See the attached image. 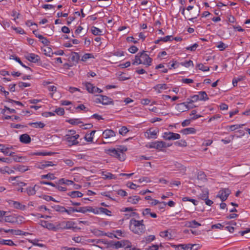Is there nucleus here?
Returning <instances> with one entry per match:
<instances>
[{
    "label": "nucleus",
    "instance_id": "obj_34",
    "mask_svg": "<svg viewBox=\"0 0 250 250\" xmlns=\"http://www.w3.org/2000/svg\"><path fill=\"white\" fill-rule=\"evenodd\" d=\"M0 244L8 246L15 245L14 243L11 240H4L2 239H0Z\"/></svg>",
    "mask_w": 250,
    "mask_h": 250
},
{
    "label": "nucleus",
    "instance_id": "obj_15",
    "mask_svg": "<svg viewBox=\"0 0 250 250\" xmlns=\"http://www.w3.org/2000/svg\"><path fill=\"white\" fill-rule=\"evenodd\" d=\"M55 165L53 164V163L51 161H44L40 163L38 165V168L40 169H43L45 167L53 166Z\"/></svg>",
    "mask_w": 250,
    "mask_h": 250
},
{
    "label": "nucleus",
    "instance_id": "obj_6",
    "mask_svg": "<svg viewBox=\"0 0 250 250\" xmlns=\"http://www.w3.org/2000/svg\"><path fill=\"white\" fill-rule=\"evenodd\" d=\"M230 193L231 191L229 188H222L219 191L217 197H219L222 201H225Z\"/></svg>",
    "mask_w": 250,
    "mask_h": 250
},
{
    "label": "nucleus",
    "instance_id": "obj_57",
    "mask_svg": "<svg viewBox=\"0 0 250 250\" xmlns=\"http://www.w3.org/2000/svg\"><path fill=\"white\" fill-rule=\"evenodd\" d=\"M15 60L17 62H18L22 66H23V67L25 68L26 69H28V70H31V69L27 66H26L25 65H24L22 62L21 61L20 59L19 58V57H16V58H15Z\"/></svg>",
    "mask_w": 250,
    "mask_h": 250
},
{
    "label": "nucleus",
    "instance_id": "obj_39",
    "mask_svg": "<svg viewBox=\"0 0 250 250\" xmlns=\"http://www.w3.org/2000/svg\"><path fill=\"white\" fill-rule=\"evenodd\" d=\"M188 227L190 228H197L200 226L201 225L199 223L197 222L196 220H192L188 223Z\"/></svg>",
    "mask_w": 250,
    "mask_h": 250
},
{
    "label": "nucleus",
    "instance_id": "obj_35",
    "mask_svg": "<svg viewBox=\"0 0 250 250\" xmlns=\"http://www.w3.org/2000/svg\"><path fill=\"white\" fill-rule=\"evenodd\" d=\"M200 100L207 101L208 99V96L205 91H200L198 92Z\"/></svg>",
    "mask_w": 250,
    "mask_h": 250
},
{
    "label": "nucleus",
    "instance_id": "obj_40",
    "mask_svg": "<svg viewBox=\"0 0 250 250\" xmlns=\"http://www.w3.org/2000/svg\"><path fill=\"white\" fill-rule=\"evenodd\" d=\"M43 51L45 55L49 57H51L52 55L54 54V53L52 51V49L49 47H47L43 49Z\"/></svg>",
    "mask_w": 250,
    "mask_h": 250
},
{
    "label": "nucleus",
    "instance_id": "obj_61",
    "mask_svg": "<svg viewBox=\"0 0 250 250\" xmlns=\"http://www.w3.org/2000/svg\"><path fill=\"white\" fill-rule=\"evenodd\" d=\"M227 45H226L223 42H220L219 44L217 45V47L220 49V50H224L227 47Z\"/></svg>",
    "mask_w": 250,
    "mask_h": 250
},
{
    "label": "nucleus",
    "instance_id": "obj_56",
    "mask_svg": "<svg viewBox=\"0 0 250 250\" xmlns=\"http://www.w3.org/2000/svg\"><path fill=\"white\" fill-rule=\"evenodd\" d=\"M55 112L58 115H63L64 114V110L63 108L59 107L55 109Z\"/></svg>",
    "mask_w": 250,
    "mask_h": 250
},
{
    "label": "nucleus",
    "instance_id": "obj_27",
    "mask_svg": "<svg viewBox=\"0 0 250 250\" xmlns=\"http://www.w3.org/2000/svg\"><path fill=\"white\" fill-rule=\"evenodd\" d=\"M14 168L17 171H19L21 172H23L26 171L28 169V167L23 165H17L14 167Z\"/></svg>",
    "mask_w": 250,
    "mask_h": 250
},
{
    "label": "nucleus",
    "instance_id": "obj_51",
    "mask_svg": "<svg viewBox=\"0 0 250 250\" xmlns=\"http://www.w3.org/2000/svg\"><path fill=\"white\" fill-rule=\"evenodd\" d=\"M99 232H100V233L99 234V235H100L107 236L108 237H109L111 238H112L113 237L119 238L118 237H117L116 235H115V234L112 233H110L109 234H107V233H104L103 231H100Z\"/></svg>",
    "mask_w": 250,
    "mask_h": 250
},
{
    "label": "nucleus",
    "instance_id": "obj_14",
    "mask_svg": "<svg viewBox=\"0 0 250 250\" xmlns=\"http://www.w3.org/2000/svg\"><path fill=\"white\" fill-rule=\"evenodd\" d=\"M69 59L74 64H76L78 62V61L80 60V56L78 53L73 52L72 53Z\"/></svg>",
    "mask_w": 250,
    "mask_h": 250
},
{
    "label": "nucleus",
    "instance_id": "obj_13",
    "mask_svg": "<svg viewBox=\"0 0 250 250\" xmlns=\"http://www.w3.org/2000/svg\"><path fill=\"white\" fill-rule=\"evenodd\" d=\"M20 141L22 143L28 144L31 142V139L28 134L25 133L20 136Z\"/></svg>",
    "mask_w": 250,
    "mask_h": 250
},
{
    "label": "nucleus",
    "instance_id": "obj_30",
    "mask_svg": "<svg viewBox=\"0 0 250 250\" xmlns=\"http://www.w3.org/2000/svg\"><path fill=\"white\" fill-rule=\"evenodd\" d=\"M109 246L110 247H113L115 249H119L120 248H122L123 247V244L121 242L117 241V242H114V241H111L109 243Z\"/></svg>",
    "mask_w": 250,
    "mask_h": 250
},
{
    "label": "nucleus",
    "instance_id": "obj_52",
    "mask_svg": "<svg viewBox=\"0 0 250 250\" xmlns=\"http://www.w3.org/2000/svg\"><path fill=\"white\" fill-rule=\"evenodd\" d=\"M128 129L126 126H122L119 130V133L122 135H125L127 132H128Z\"/></svg>",
    "mask_w": 250,
    "mask_h": 250
},
{
    "label": "nucleus",
    "instance_id": "obj_23",
    "mask_svg": "<svg viewBox=\"0 0 250 250\" xmlns=\"http://www.w3.org/2000/svg\"><path fill=\"white\" fill-rule=\"evenodd\" d=\"M86 87V90L88 91V92L91 93H94L95 86H93L92 84L90 83L86 82L83 83Z\"/></svg>",
    "mask_w": 250,
    "mask_h": 250
},
{
    "label": "nucleus",
    "instance_id": "obj_60",
    "mask_svg": "<svg viewBox=\"0 0 250 250\" xmlns=\"http://www.w3.org/2000/svg\"><path fill=\"white\" fill-rule=\"evenodd\" d=\"M198 46V44L197 43H195L190 46L186 47V49L187 50H190L191 51H193L196 49V48Z\"/></svg>",
    "mask_w": 250,
    "mask_h": 250
},
{
    "label": "nucleus",
    "instance_id": "obj_4",
    "mask_svg": "<svg viewBox=\"0 0 250 250\" xmlns=\"http://www.w3.org/2000/svg\"><path fill=\"white\" fill-rule=\"evenodd\" d=\"M80 135L79 134H76L75 135H66L64 136L65 140L67 142L69 146L77 145L79 144V142L78 141V139Z\"/></svg>",
    "mask_w": 250,
    "mask_h": 250
},
{
    "label": "nucleus",
    "instance_id": "obj_50",
    "mask_svg": "<svg viewBox=\"0 0 250 250\" xmlns=\"http://www.w3.org/2000/svg\"><path fill=\"white\" fill-rule=\"evenodd\" d=\"M175 145L180 146H186L187 145V143L185 140H181L180 141H177L175 142Z\"/></svg>",
    "mask_w": 250,
    "mask_h": 250
},
{
    "label": "nucleus",
    "instance_id": "obj_41",
    "mask_svg": "<svg viewBox=\"0 0 250 250\" xmlns=\"http://www.w3.org/2000/svg\"><path fill=\"white\" fill-rule=\"evenodd\" d=\"M11 234L17 235H26V234H28V233L26 232H23L21 230H19V229L16 230V229H12V233Z\"/></svg>",
    "mask_w": 250,
    "mask_h": 250
},
{
    "label": "nucleus",
    "instance_id": "obj_22",
    "mask_svg": "<svg viewBox=\"0 0 250 250\" xmlns=\"http://www.w3.org/2000/svg\"><path fill=\"white\" fill-rule=\"evenodd\" d=\"M67 195L72 198L81 197L83 194L79 191H73L67 193Z\"/></svg>",
    "mask_w": 250,
    "mask_h": 250
},
{
    "label": "nucleus",
    "instance_id": "obj_29",
    "mask_svg": "<svg viewBox=\"0 0 250 250\" xmlns=\"http://www.w3.org/2000/svg\"><path fill=\"white\" fill-rule=\"evenodd\" d=\"M174 167H175V170H179V171H180L181 172L185 173L186 170V167L180 163H175L174 164Z\"/></svg>",
    "mask_w": 250,
    "mask_h": 250
},
{
    "label": "nucleus",
    "instance_id": "obj_48",
    "mask_svg": "<svg viewBox=\"0 0 250 250\" xmlns=\"http://www.w3.org/2000/svg\"><path fill=\"white\" fill-rule=\"evenodd\" d=\"M182 66L188 67L190 66H193V62L192 61H185L181 63Z\"/></svg>",
    "mask_w": 250,
    "mask_h": 250
},
{
    "label": "nucleus",
    "instance_id": "obj_37",
    "mask_svg": "<svg viewBox=\"0 0 250 250\" xmlns=\"http://www.w3.org/2000/svg\"><path fill=\"white\" fill-rule=\"evenodd\" d=\"M160 236L163 238H167L168 239H170L171 237V234L167 230L160 232Z\"/></svg>",
    "mask_w": 250,
    "mask_h": 250
},
{
    "label": "nucleus",
    "instance_id": "obj_43",
    "mask_svg": "<svg viewBox=\"0 0 250 250\" xmlns=\"http://www.w3.org/2000/svg\"><path fill=\"white\" fill-rule=\"evenodd\" d=\"M196 67L198 68L199 69L203 71H208L209 70V67L208 66H205L202 63H198L196 65Z\"/></svg>",
    "mask_w": 250,
    "mask_h": 250
},
{
    "label": "nucleus",
    "instance_id": "obj_20",
    "mask_svg": "<svg viewBox=\"0 0 250 250\" xmlns=\"http://www.w3.org/2000/svg\"><path fill=\"white\" fill-rule=\"evenodd\" d=\"M102 175L104 179H115L116 176L110 172H102Z\"/></svg>",
    "mask_w": 250,
    "mask_h": 250
},
{
    "label": "nucleus",
    "instance_id": "obj_59",
    "mask_svg": "<svg viewBox=\"0 0 250 250\" xmlns=\"http://www.w3.org/2000/svg\"><path fill=\"white\" fill-rule=\"evenodd\" d=\"M151 209L149 208H146L143 210L142 212V214L144 216H146L147 215H149L150 216V214H151Z\"/></svg>",
    "mask_w": 250,
    "mask_h": 250
},
{
    "label": "nucleus",
    "instance_id": "obj_38",
    "mask_svg": "<svg viewBox=\"0 0 250 250\" xmlns=\"http://www.w3.org/2000/svg\"><path fill=\"white\" fill-rule=\"evenodd\" d=\"M66 122L72 125H77L82 123L79 119H70L66 120Z\"/></svg>",
    "mask_w": 250,
    "mask_h": 250
},
{
    "label": "nucleus",
    "instance_id": "obj_3",
    "mask_svg": "<svg viewBox=\"0 0 250 250\" xmlns=\"http://www.w3.org/2000/svg\"><path fill=\"white\" fill-rule=\"evenodd\" d=\"M23 217L15 214L5 216L4 221L12 224H21L22 222Z\"/></svg>",
    "mask_w": 250,
    "mask_h": 250
},
{
    "label": "nucleus",
    "instance_id": "obj_2",
    "mask_svg": "<svg viewBox=\"0 0 250 250\" xmlns=\"http://www.w3.org/2000/svg\"><path fill=\"white\" fill-rule=\"evenodd\" d=\"M127 150V148L125 146H120V147L111 148L105 150L106 154L118 158L121 161H124L125 159V155L124 153Z\"/></svg>",
    "mask_w": 250,
    "mask_h": 250
},
{
    "label": "nucleus",
    "instance_id": "obj_64",
    "mask_svg": "<svg viewBox=\"0 0 250 250\" xmlns=\"http://www.w3.org/2000/svg\"><path fill=\"white\" fill-rule=\"evenodd\" d=\"M117 194L121 196L124 197L127 195V192L123 189H119L117 191Z\"/></svg>",
    "mask_w": 250,
    "mask_h": 250
},
{
    "label": "nucleus",
    "instance_id": "obj_58",
    "mask_svg": "<svg viewBox=\"0 0 250 250\" xmlns=\"http://www.w3.org/2000/svg\"><path fill=\"white\" fill-rule=\"evenodd\" d=\"M92 57V55L91 54L86 53L83 55L81 59V61L83 62L86 61L88 59L91 58Z\"/></svg>",
    "mask_w": 250,
    "mask_h": 250
},
{
    "label": "nucleus",
    "instance_id": "obj_55",
    "mask_svg": "<svg viewBox=\"0 0 250 250\" xmlns=\"http://www.w3.org/2000/svg\"><path fill=\"white\" fill-rule=\"evenodd\" d=\"M76 211H77V208L72 207H70L69 208V209H66L65 208L64 212H66L68 214H72V213L76 212Z\"/></svg>",
    "mask_w": 250,
    "mask_h": 250
},
{
    "label": "nucleus",
    "instance_id": "obj_42",
    "mask_svg": "<svg viewBox=\"0 0 250 250\" xmlns=\"http://www.w3.org/2000/svg\"><path fill=\"white\" fill-rule=\"evenodd\" d=\"M178 247H181L182 249L184 250H192V244H180L178 246Z\"/></svg>",
    "mask_w": 250,
    "mask_h": 250
},
{
    "label": "nucleus",
    "instance_id": "obj_26",
    "mask_svg": "<svg viewBox=\"0 0 250 250\" xmlns=\"http://www.w3.org/2000/svg\"><path fill=\"white\" fill-rule=\"evenodd\" d=\"M87 211H92L95 213L94 211L92 210V208L90 207H80L79 208H77V211H76V212H82L83 213Z\"/></svg>",
    "mask_w": 250,
    "mask_h": 250
},
{
    "label": "nucleus",
    "instance_id": "obj_11",
    "mask_svg": "<svg viewBox=\"0 0 250 250\" xmlns=\"http://www.w3.org/2000/svg\"><path fill=\"white\" fill-rule=\"evenodd\" d=\"M25 57L27 60L32 62L36 63L40 61V57L33 53L28 54Z\"/></svg>",
    "mask_w": 250,
    "mask_h": 250
},
{
    "label": "nucleus",
    "instance_id": "obj_53",
    "mask_svg": "<svg viewBox=\"0 0 250 250\" xmlns=\"http://www.w3.org/2000/svg\"><path fill=\"white\" fill-rule=\"evenodd\" d=\"M154 88L155 89L160 90V89H167V86L166 84H159L156 85Z\"/></svg>",
    "mask_w": 250,
    "mask_h": 250
},
{
    "label": "nucleus",
    "instance_id": "obj_5",
    "mask_svg": "<svg viewBox=\"0 0 250 250\" xmlns=\"http://www.w3.org/2000/svg\"><path fill=\"white\" fill-rule=\"evenodd\" d=\"M75 224V222L71 221H62L58 224V227L64 229H77V227H74Z\"/></svg>",
    "mask_w": 250,
    "mask_h": 250
},
{
    "label": "nucleus",
    "instance_id": "obj_18",
    "mask_svg": "<svg viewBox=\"0 0 250 250\" xmlns=\"http://www.w3.org/2000/svg\"><path fill=\"white\" fill-rule=\"evenodd\" d=\"M181 132L185 135L194 134L196 132V129L193 127L186 128L182 129Z\"/></svg>",
    "mask_w": 250,
    "mask_h": 250
},
{
    "label": "nucleus",
    "instance_id": "obj_21",
    "mask_svg": "<svg viewBox=\"0 0 250 250\" xmlns=\"http://www.w3.org/2000/svg\"><path fill=\"white\" fill-rule=\"evenodd\" d=\"M95 132V130H93L90 133L86 134L84 136L85 140L88 142H92Z\"/></svg>",
    "mask_w": 250,
    "mask_h": 250
},
{
    "label": "nucleus",
    "instance_id": "obj_63",
    "mask_svg": "<svg viewBox=\"0 0 250 250\" xmlns=\"http://www.w3.org/2000/svg\"><path fill=\"white\" fill-rule=\"evenodd\" d=\"M138 48L136 46H134V45L130 46L128 49L129 52L131 53H136L138 51Z\"/></svg>",
    "mask_w": 250,
    "mask_h": 250
},
{
    "label": "nucleus",
    "instance_id": "obj_54",
    "mask_svg": "<svg viewBox=\"0 0 250 250\" xmlns=\"http://www.w3.org/2000/svg\"><path fill=\"white\" fill-rule=\"evenodd\" d=\"M42 198L46 201H52L55 202H58V201L55 200L52 196L44 195L42 196Z\"/></svg>",
    "mask_w": 250,
    "mask_h": 250
},
{
    "label": "nucleus",
    "instance_id": "obj_28",
    "mask_svg": "<svg viewBox=\"0 0 250 250\" xmlns=\"http://www.w3.org/2000/svg\"><path fill=\"white\" fill-rule=\"evenodd\" d=\"M28 125L30 126H32L35 128H42L45 126V125L44 123L39 122H35V123H29Z\"/></svg>",
    "mask_w": 250,
    "mask_h": 250
},
{
    "label": "nucleus",
    "instance_id": "obj_33",
    "mask_svg": "<svg viewBox=\"0 0 250 250\" xmlns=\"http://www.w3.org/2000/svg\"><path fill=\"white\" fill-rule=\"evenodd\" d=\"M165 142L163 141H155V149L161 150L162 148L165 147Z\"/></svg>",
    "mask_w": 250,
    "mask_h": 250
},
{
    "label": "nucleus",
    "instance_id": "obj_31",
    "mask_svg": "<svg viewBox=\"0 0 250 250\" xmlns=\"http://www.w3.org/2000/svg\"><path fill=\"white\" fill-rule=\"evenodd\" d=\"M37 185H35L34 187H28L26 188V191L29 196L34 195L36 194V190L35 189Z\"/></svg>",
    "mask_w": 250,
    "mask_h": 250
},
{
    "label": "nucleus",
    "instance_id": "obj_10",
    "mask_svg": "<svg viewBox=\"0 0 250 250\" xmlns=\"http://www.w3.org/2000/svg\"><path fill=\"white\" fill-rule=\"evenodd\" d=\"M159 132V130L157 128H150L147 129L145 133V136L146 138L150 139L157 138V134Z\"/></svg>",
    "mask_w": 250,
    "mask_h": 250
},
{
    "label": "nucleus",
    "instance_id": "obj_7",
    "mask_svg": "<svg viewBox=\"0 0 250 250\" xmlns=\"http://www.w3.org/2000/svg\"><path fill=\"white\" fill-rule=\"evenodd\" d=\"M141 64L146 65L147 66L151 65L152 62V59L149 56L145 53L143 51L140 53Z\"/></svg>",
    "mask_w": 250,
    "mask_h": 250
},
{
    "label": "nucleus",
    "instance_id": "obj_9",
    "mask_svg": "<svg viewBox=\"0 0 250 250\" xmlns=\"http://www.w3.org/2000/svg\"><path fill=\"white\" fill-rule=\"evenodd\" d=\"M187 102L182 103L179 104H178L177 106L178 108L180 110H183V111H186L187 110H188L189 109L193 108V106H190V105H188V104H191L193 103V100L191 99H187Z\"/></svg>",
    "mask_w": 250,
    "mask_h": 250
},
{
    "label": "nucleus",
    "instance_id": "obj_12",
    "mask_svg": "<svg viewBox=\"0 0 250 250\" xmlns=\"http://www.w3.org/2000/svg\"><path fill=\"white\" fill-rule=\"evenodd\" d=\"M115 136V132L111 129H106L103 133V136L105 139L114 137Z\"/></svg>",
    "mask_w": 250,
    "mask_h": 250
},
{
    "label": "nucleus",
    "instance_id": "obj_16",
    "mask_svg": "<svg viewBox=\"0 0 250 250\" xmlns=\"http://www.w3.org/2000/svg\"><path fill=\"white\" fill-rule=\"evenodd\" d=\"M140 199V197L138 196H132L128 198L127 202L132 204H136Z\"/></svg>",
    "mask_w": 250,
    "mask_h": 250
},
{
    "label": "nucleus",
    "instance_id": "obj_32",
    "mask_svg": "<svg viewBox=\"0 0 250 250\" xmlns=\"http://www.w3.org/2000/svg\"><path fill=\"white\" fill-rule=\"evenodd\" d=\"M132 64L137 65L141 64L140 53H138L135 57L134 60H133Z\"/></svg>",
    "mask_w": 250,
    "mask_h": 250
},
{
    "label": "nucleus",
    "instance_id": "obj_46",
    "mask_svg": "<svg viewBox=\"0 0 250 250\" xmlns=\"http://www.w3.org/2000/svg\"><path fill=\"white\" fill-rule=\"evenodd\" d=\"M41 178L42 179H49L51 180H53L56 178L53 174L52 173H48L46 175H42L41 176Z\"/></svg>",
    "mask_w": 250,
    "mask_h": 250
},
{
    "label": "nucleus",
    "instance_id": "obj_44",
    "mask_svg": "<svg viewBox=\"0 0 250 250\" xmlns=\"http://www.w3.org/2000/svg\"><path fill=\"white\" fill-rule=\"evenodd\" d=\"M155 239V236L153 235H150L146 237H145L144 238V240L142 241L143 242H145L146 243H150L151 241L154 240Z\"/></svg>",
    "mask_w": 250,
    "mask_h": 250
},
{
    "label": "nucleus",
    "instance_id": "obj_17",
    "mask_svg": "<svg viewBox=\"0 0 250 250\" xmlns=\"http://www.w3.org/2000/svg\"><path fill=\"white\" fill-rule=\"evenodd\" d=\"M208 190L207 188H205L202 190V193L199 194V197L201 199L204 200L208 198Z\"/></svg>",
    "mask_w": 250,
    "mask_h": 250
},
{
    "label": "nucleus",
    "instance_id": "obj_36",
    "mask_svg": "<svg viewBox=\"0 0 250 250\" xmlns=\"http://www.w3.org/2000/svg\"><path fill=\"white\" fill-rule=\"evenodd\" d=\"M0 171L2 174L7 173L9 174H10L14 173V171L13 170L9 169V167H7L0 168Z\"/></svg>",
    "mask_w": 250,
    "mask_h": 250
},
{
    "label": "nucleus",
    "instance_id": "obj_24",
    "mask_svg": "<svg viewBox=\"0 0 250 250\" xmlns=\"http://www.w3.org/2000/svg\"><path fill=\"white\" fill-rule=\"evenodd\" d=\"M12 206L16 209H20L24 210L25 208V206L21 204L20 202L17 201H12Z\"/></svg>",
    "mask_w": 250,
    "mask_h": 250
},
{
    "label": "nucleus",
    "instance_id": "obj_49",
    "mask_svg": "<svg viewBox=\"0 0 250 250\" xmlns=\"http://www.w3.org/2000/svg\"><path fill=\"white\" fill-rule=\"evenodd\" d=\"M6 102L12 103V104H15L18 105H20V106H23V104H22V103H21L19 101H16L15 100H13L11 99L8 98H6Z\"/></svg>",
    "mask_w": 250,
    "mask_h": 250
},
{
    "label": "nucleus",
    "instance_id": "obj_45",
    "mask_svg": "<svg viewBox=\"0 0 250 250\" xmlns=\"http://www.w3.org/2000/svg\"><path fill=\"white\" fill-rule=\"evenodd\" d=\"M91 32L93 35L97 36L101 34L102 31L100 29L93 26L91 28Z\"/></svg>",
    "mask_w": 250,
    "mask_h": 250
},
{
    "label": "nucleus",
    "instance_id": "obj_1",
    "mask_svg": "<svg viewBox=\"0 0 250 250\" xmlns=\"http://www.w3.org/2000/svg\"><path fill=\"white\" fill-rule=\"evenodd\" d=\"M129 229L134 234L141 235L145 233L146 229L144 220L132 218L129 221Z\"/></svg>",
    "mask_w": 250,
    "mask_h": 250
},
{
    "label": "nucleus",
    "instance_id": "obj_47",
    "mask_svg": "<svg viewBox=\"0 0 250 250\" xmlns=\"http://www.w3.org/2000/svg\"><path fill=\"white\" fill-rule=\"evenodd\" d=\"M53 208L56 211L60 212L62 213L64 212V209H65V208L64 207L61 206L60 205H55L54 207H53Z\"/></svg>",
    "mask_w": 250,
    "mask_h": 250
},
{
    "label": "nucleus",
    "instance_id": "obj_19",
    "mask_svg": "<svg viewBox=\"0 0 250 250\" xmlns=\"http://www.w3.org/2000/svg\"><path fill=\"white\" fill-rule=\"evenodd\" d=\"M101 97L102 99V104H103L107 105L112 103L111 99L109 97L104 95H101Z\"/></svg>",
    "mask_w": 250,
    "mask_h": 250
},
{
    "label": "nucleus",
    "instance_id": "obj_8",
    "mask_svg": "<svg viewBox=\"0 0 250 250\" xmlns=\"http://www.w3.org/2000/svg\"><path fill=\"white\" fill-rule=\"evenodd\" d=\"M163 138L166 140H175L180 138V134L172 132H165L163 135Z\"/></svg>",
    "mask_w": 250,
    "mask_h": 250
},
{
    "label": "nucleus",
    "instance_id": "obj_62",
    "mask_svg": "<svg viewBox=\"0 0 250 250\" xmlns=\"http://www.w3.org/2000/svg\"><path fill=\"white\" fill-rule=\"evenodd\" d=\"M18 85L20 87L23 88V87L30 86V84L29 83H26L21 82L19 83Z\"/></svg>",
    "mask_w": 250,
    "mask_h": 250
},
{
    "label": "nucleus",
    "instance_id": "obj_25",
    "mask_svg": "<svg viewBox=\"0 0 250 250\" xmlns=\"http://www.w3.org/2000/svg\"><path fill=\"white\" fill-rule=\"evenodd\" d=\"M44 225H42V226L48 229L49 230H53V231H56L57 228L54 226V225L51 223H48L46 221H43Z\"/></svg>",
    "mask_w": 250,
    "mask_h": 250
}]
</instances>
